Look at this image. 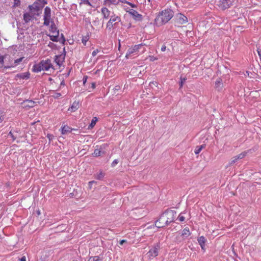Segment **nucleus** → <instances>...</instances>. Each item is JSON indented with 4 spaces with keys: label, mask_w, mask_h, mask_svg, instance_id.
Here are the masks:
<instances>
[{
    "label": "nucleus",
    "mask_w": 261,
    "mask_h": 261,
    "mask_svg": "<svg viewBox=\"0 0 261 261\" xmlns=\"http://www.w3.org/2000/svg\"><path fill=\"white\" fill-rule=\"evenodd\" d=\"M176 212L172 210H167L161 214L159 219L155 222V226L162 228L174 222Z\"/></svg>",
    "instance_id": "obj_1"
},
{
    "label": "nucleus",
    "mask_w": 261,
    "mask_h": 261,
    "mask_svg": "<svg viewBox=\"0 0 261 261\" xmlns=\"http://www.w3.org/2000/svg\"><path fill=\"white\" fill-rule=\"evenodd\" d=\"M173 16V12L171 9H166L156 16L155 19V22L156 24L161 25L167 23Z\"/></svg>",
    "instance_id": "obj_2"
},
{
    "label": "nucleus",
    "mask_w": 261,
    "mask_h": 261,
    "mask_svg": "<svg viewBox=\"0 0 261 261\" xmlns=\"http://www.w3.org/2000/svg\"><path fill=\"white\" fill-rule=\"evenodd\" d=\"M110 18L107 23L106 28L109 31H111L118 27L119 22L121 21V19L120 16L117 15L114 12H112V16Z\"/></svg>",
    "instance_id": "obj_3"
},
{
    "label": "nucleus",
    "mask_w": 261,
    "mask_h": 261,
    "mask_svg": "<svg viewBox=\"0 0 261 261\" xmlns=\"http://www.w3.org/2000/svg\"><path fill=\"white\" fill-rule=\"evenodd\" d=\"M43 8V6L39 5L38 2H34L32 5H30L28 6L29 12L31 14H34L37 16L40 15L39 12H40Z\"/></svg>",
    "instance_id": "obj_4"
},
{
    "label": "nucleus",
    "mask_w": 261,
    "mask_h": 261,
    "mask_svg": "<svg viewBox=\"0 0 261 261\" xmlns=\"http://www.w3.org/2000/svg\"><path fill=\"white\" fill-rule=\"evenodd\" d=\"M51 9L49 7H46L44 10L43 13V25L45 26H48L49 23L53 21L51 19Z\"/></svg>",
    "instance_id": "obj_5"
},
{
    "label": "nucleus",
    "mask_w": 261,
    "mask_h": 261,
    "mask_svg": "<svg viewBox=\"0 0 261 261\" xmlns=\"http://www.w3.org/2000/svg\"><path fill=\"white\" fill-rule=\"evenodd\" d=\"M160 249V243H156L149 250L147 255L149 259H152L157 256L159 254V251Z\"/></svg>",
    "instance_id": "obj_6"
},
{
    "label": "nucleus",
    "mask_w": 261,
    "mask_h": 261,
    "mask_svg": "<svg viewBox=\"0 0 261 261\" xmlns=\"http://www.w3.org/2000/svg\"><path fill=\"white\" fill-rule=\"evenodd\" d=\"M234 0H220L217 4L219 9L225 10L229 8L233 3Z\"/></svg>",
    "instance_id": "obj_7"
},
{
    "label": "nucleus",
    "mask_w": 261,
    "mask_h": 261,
    "mask_svg": "<svg viewBox=\"0 0 261 261\" xmlns=\"http://www.w3.org/2000/svg\"><path fill=\"white\" fill-rule=\"evenodd\" d=\"M40 63L41 64L42 70L47 71L50 68H52L53 69L51 61L49 59H47L45 61L42 60Z\"/></svg>",
    "instance_id": "obj_8"
},
{
    "label": "nucleus",
    "mask_w": 261,
    "mask_h": 261,
    "mask_svg": "<svg viewBox=\"0 0 261 261\" xmlns=\"http://www.w3.org/2000/svg\"><path fill=\"white\" fill-rule=\"evenodd\" d=\"M142 46L143 45L142 44H140L138 45H136L133 47L129 48L126 53L125 57L128 59L131 56V55L138 52L140 47Z\"/></svg>",
    "instance_id": "obj_9"
},
{
    "label": "nucleus",
    "mask_w": 261,
    "mask_h": 261,
    "mask_svg": "<svg viewBox=\"0 0 261 261\" xmlns=\"http://www.w3.org/2000/svg\"><path fill=\"white\" fill-rule=\"evenodd\" d=\"M127 12L131 15L136 20L141 21L142 20V15L139 14L137 11L134 9H130L129 11H127Z\"/></svg>",
    "instance_id": "obj_10"
},
{
    "label": "nucleus",
    "mask_w": 261,
    "mask_h": 261,
    "mask_svg": "<svg viewBox=\"0 0 261 261\" xmlns=\"http://www.w3.org/2000/svg\"><path fill=\"white\" fill-rule=\"evenodd\" d=\"M64 54H61L59 55H56L55 56V61L57 64L59 66H61L63 62L64 61L65 57V49L64 48Z\"/></svg>",
    "instance_id": "obj_11"
},
{
    "label": "nucleus",
    "mask_w": 261,
    "mask_h": 261,
    "mask_svg": "<svg viewBox=\"0 0 261 261\" xmlns=\"http://www.w3.org/2000/svg\"><path fill=\"white\" fill-rule=\"evenodd\" d=\"M176 19L179 24H184L187 22H188V18L184 15L179 13L176 15Z\"/></svg>",
    "instance_id": "obj_12"
},
{
    "label": "nucleus",
    "mask_w": 261,
    "mask_h": 261,
    "mask_svg": "<svg viewBox=\"0 0 261 261\" xmlns=\"http://www.w3.org/2000/svg\"><path fill=\"white\" fill-rule=\"evenodd\" d=\"M101 11L104 19H108L112 16V12L106 7L102 8Z\"/></svg>",
    "instance_id": "obj_13"
},
{
    "label": "nucleus",
    "mask_w": 261,
    "mask_h": 261,
    "mask_svg": "<svg viewBox=\"0 0 261 261\" xmlns=\"http://www.w3.org/2000/svg\"><path fill=\"white\" fill-rule=\"evenodd\" d=\"M35 14H31L29 12H25L23 14V20L25 23H28L30 22L34 17Z\"/></svg>",
    "instance_id": "obj_14"
},
{
    "label": "nucleus",
    "mask_w": 261,
    "mask_h": 261,
    "mask_svg": "<svg viewBox=\"0 0 261 261\" xmlns=\"http://www.w3.org/2000/svg\"><path fill=\"white\" fill-rule=\"evenodd\" d=\"M72 130L79 131L77 129L72 128L71 127L68 125H64L63 127H62V134L63 135L66 134L67 133H70Z\"/></svg>",
    "instance_id": "obj_15"
},
{
    "label": "nucleus",
    "mask_w": 261,
    "mask_h": 261,
    "mask_svg": "<svg viewBox=\"0 0 261 261\" xmlns=\"http://www.w3.org/2000/svg\"><path fill=\"white\" fill-rule=\"evenodd\" d=\"M199 244L200 245L201 248L202 250H204L205 243L206 242V239L203 236L199 237L197 239Z\"/></svg>",
    "instance_id": "obj_16"
},
{
    "label": "nucleus",
    "mask_w": 261,
    "mask_h": 261,
    "mask_svg": "<svg viewBox=\"0 0 261 261\" xmlns=\"http://www.w3.org/2000/svg\"><path fill=\"white\" fill-rule=\"evenodd\" d=\"M102 146H100L99 149H95L94 152L92 153L93 156L98 157L100 156L101 154H105V152L104 151H102Z\"/></svg>",
    "instance_id": "obj_17"
},
{
    "label": "nucleus",
    "mask_w": 261,
    "mask_h": 261,
    "mask_svg": "<svg viewBox=\"0 0 261 261\" xmlns=\"http://www.w3.org/2000/svg\"><path fill=\"white\" fill-rule=\"evenodd\" d=\"M79 108V102L78 101H74L71 107L68 109V111L71 112H75Z\"/></svg>",
    "instance_id": "obj_18"
},
{
    "label": "nucleus",
    "mask_w": 261,
    "mask_h": 261,
    "mask_svg": "<svg viewBox=\"0 0 261 261\" xmlns=\"http://www.w3.org/2000/svg\"><path fill=\"white\" fill-rule=\"evenodd\" d=\"M5 56H2L0 55V68L4 67V69H9L11 67V66H10L9 65H4V59L6 57Z\"/></svg>",
    "instance_id": "obj_19"
},
{
    "label": "nucleus",
    "mask_w": 261,
    "mask_h": 261,
    "mask_svg": "<svg viewBox=\"0 0 261 261\" xmlns=\"http://www.w3.org/2000/svg\"><path fill=\"white\" fill-rule=\"evenodd\" d=\"M30 73L29 72L24 73H18L16 75V77L21 79H28L30 78Z\"/></svg>",
    "instance_id": "obj_20"
},
{
    "label": "nucleus",
    "mask_w": 261,
    "mask_h": 261,
    "mask_svg": "<svg viewBox=\"0 0 261 261\" xmlns=\"http://www.w3.org/2000/svg\"><path fill=\"white\" fill-rule=\"evenodd\" d=\"M50 23H51V24H50L49 30V31L53 33H56V34H57V32H59L54 21H51Z\"/></svg>",
    "instance_id": "obj_21"
},
{
    "label": "nucleus",
    "mask_w": 261,
    "mask_h": 261,
    "mask_svg": "<svg viewBox=\"0 0 261 261\" xmlns=\"http://www.w3.org/2000/svg\"><path fill=\"white\" fill-rule=\"evenodd\" d=\"M32 70L34 72H38L42 70L40 63L38 64H35L33 67Z\"/></svg>",
    "instance_id": "obj_22"
},
{
    "label": "nucleus",
    "mask_w": 261,
    "mask_h": 261,
    "mask_svg": "<svg viewBox=\"0 0 261 261\" xmlns=\"http://www.w3.org/2000/svg\"><path fill=\"white\" fill-rule=\"evenodd\" d=\"M105 175V173H103L102 171H99L98 173L94 174L95 178L98 180H102Z\"/></svg>",
    "instance_id": "obj_23"
},
{
    "label": "nucleus",
    "mask_w": 261,
    "mask_h": 261,
    "mask_svg": "<svg viewBox=\"0 0 261 261\" xmlns=\"http://www.w3.org/2000/svg\"><path fill=\"white\" fill-rule=\"evenodd\" d=\"M48 36L49 37L50 39L54 42H58L59 41V32H57V34H56V35H48Z\"/></svg>",
    "instance_id": "obj_24"
},
{
    "label": "nucleus",
    "mask_w": 261,
    "mask_h": 261,
    "mask_svg": "<svg viewBox=\"0 0 261 261\" xmlns=\"http://www.w3.org/2000/svg\"><path fill=\"white\" fill-rule=\"evenodd\" d=\"M191 234L189 228L188 227L185 228L182 231V236L184 237H189Z\"/></svg>",
    "instance_id": "obj_25"
},
{
    "label": "nucleus",
    "mask_w": 261,
    "mask_h": 261,
    "mask_svg": "<svg viewBox=\"0 0 261 261\" xmlns=\"http://www.w3.org/2000/svg\"><path fill=\"white\" fill-rule=\"evenodd\" d=\"M222 85V80L221 79H218L215 82V86L217 88H219L221 87V86Z\"/></svg>",
    "instance_id": "obj_26"
},
{
    "label": "nucleus",
    "mask_w": 261,
    "mask_h": 261,
    "mask_svg": "<svg viewBox=\"0 0 261 261\" xmlns=\"http://www.w3.org/2000/svg\"><path fill=\"white\" fill-rule=\"evenodd\" d=\"M105 2L108 5H110L111 4L117 5L118 4L116 0H105Z\"/></svg>",
    "instance_id": "obj_27"
},
{
    "label": "nucleus",
    "mask_w": 261,
    "mask_h": 261,
    "mask_svg": "<svg viewBox=\"0 0 261 261\" xmlns=\"http://www.w3.org/2000/svg\"><path fill=\"white\" fill-rule=\"evenodd\" d=\"M100 260H101V259H100V258L98 256H95L90 257L88 261H100Z\"/></svg>",
    "instance_id": "obj_28"
},
{
    "label": "nucleus",
    "mask_w": 261,
    "mask_h": 261,
    "mask_svg": "<svg viewBox=\"0 0 261 261\" xmlns=\"http://www.w3.org/2000/svg\"><path fill=\"white\" fill-rule=\"evenodd\" d=\"M89 39V36H83L82 39V42L83 43L84 45H86L87 42L88 41Z\"/></svg>",
    "instance_id": "obj_29"
},
{
    "label": "nucleus",
    "mask_w": 261,
    "mask_h": 261,
    "mask_svg": "<svg viewBox=\"0 0 261 261\" xmlns=\"http://www.w3.org/2000/svg\"><path fill=\"white\" fill-rule=\"evenodd\" d=\"M23 59V57H21V58H18L17 59H16L14 61V65H11L10 66H11V67L16 66L17 64H18L20 62H21L22 61Z\"/></svg>",
    "instance_id": "obj_30"
},
{
    "label": "nucleus",
    "mask_w": 261,
    "mask_h": 261,
    "mask_svg": "<svg viewBox=\"0 0 261 261\" xmlns=\"http://www.w3.org/2000/svg\"><path fill=\"white\" fill-rule=\"evenodd\" d=\"M180 81L179 82V88H181L182 87L184 83L187 80V78L180 77Z\"/></svg>",
    "instance_id": "obj_31"
},
{
    "label": "nucleus",
    "mask_w": 261,
    "mask_h": 261,
    "mask_svg": "<svg viewBox=\"0 0 261 261\" xmlns=\"http://www.w3.org/2000/svg\"><path fill=\"white\" fill-rule=\"evenodd\" d=\"M97 121V118L96 117H93L91 121V122L90 124V126L91 127H93L95 125Z\"/></svg>",
    "instance_id": "obj_32"
},
{
    "label": "nucleus",
    "mask_w": 261,
    "mask_h": 261,
    "mask_svg": "<svg viewBox=\"0 0 261 261\" xmlns=\"http://www.w3.org/2000/svg\"><path fill=\"white\" fill-rule=\"evenodd\" d=\"M36 2H38L39 3L40 5L43 6V8L44 5L47 4V2L46 0H37Z\"/></svg>",
    "instance_id": "obj_33"
},
{
    "label": "nucleus",
    "mask_w": 261,
    "mask_h": 261,
    "mask_svg": "<svg viewBox=\"0 0 261 261\" xmlns=\"http://www.w3.org/2000/svg\"><path fill=\"white\" fill-rule=\"evenodd\" d=\"M246 154V152H242V153L236 155V156L238 160L242 159L245 156Z\"/></svg>",
    "instance_id": "obj_34"
},
{
    "label": "nucleus",
    "mask_w": 261,
    "mask_h": 261,
    "mask_svg": "<svg viewBox=\"0 0 261 261\" xmlns=\"http://www.w3.org/2000/svg\"><path fill=\"white\" fill-rule=\"evenodd\" d=\"M238 160V159H237V156H235L234 157H233L231 159V162L229 163V165H231L233 164H234Z\"/></svg>",
    "instance_id": "obj_35"
},
{
    "label": "nucleus",
    "mask_w": 261,
    "mask_h": 261,
    "mask_svg": "<svg viewBox=\"0 0 261 261\" xmlns=\"http://www.w3.org/2000/svg\"><path fill=\"white\" fill-rule=\"evenodd\" d=\"M14 134L15 135H16V136H18V138L21 137L20 130L14 129Z\"/></svg>",
    "instance_id": "obj_36"
},
{
    "label": "nucleus",
    "mask_w": 261,
    "mask_h": 261,
    "mask_svg": "<svg viewBox=\"0 0 261 261\" xmlns=\"http://www.w3.org/2000/svg\"><path fill=\"white\" fill-rule=\"evenodd\" d=\"M61 96V94L60 93H55V94L52 95V96L56 99L59 98Z\"/></svg>",
    "instance_id": "obj_37"
},
{
    "label": "nucleus",
    "mask_w": 261,
    "mask_h": 261,
    "mask_svg": "<svg viewBox=\"0 0 261 261\" xmlns=\"http://www.w3.org/2000/svg\"><path fill=\"white\" fill-rule=\"evenodd\" d=\"M178 220L181 221V222H182L184 221L185 220V217H184L183 216H182V213H180L178 217Z\"/></svg>",
    "instance_id": "obj_38"
},
{
    "label": "nucleus",
    "mask_w": 261,
    "mask_h": 261,
    "mask_svg": "<svg viewBox=\"0 0 261 261\" xmlns=\"http://www.w3.org/2000/svg\"><path fill=\"white\" fill-rule=\"evenodd\" d=\"M118 163V160L117 159H115L113 161V162L111 164V167H114Z\"/></svg>",
    "instance_id": "obj_39"
},
{
    "label": "nucleus",
    "mask_w": 261,
    "mask_h": 261,
    "mask_svg": "<svg viewBox=\"0 0 261 261\" xmlns=\"http://www.w3.org/2000/svg\"><path fill=\"white\" fill-rule=\"evenodd\" d=\"M201 149L198 146H196L194 152L196 154H199L201 151Z\"/></svg>",
    "instance_id": "obj_40"
},
{
    "label": "nucleus",
    "mask_w": 261,
    "mask_h": 261,
    "mask_svg": "<svg viewBox=\"0 0 261 261\" xmlns=\"http://www.w3.org/2000/svg\"><path fill=\"white\" fill-rule=\"evenodd\" d=\"M14 5H13V7H16V6H18L19 5H20V0H14Z\"/></svg>",
    "instance_id": "obj_41"
},
{
    "label": "nucleus",
    "mask_w": 261,
    "mask_h": 261,
    "mask_svg": "<svg viewBox=\"0 0 261 261\" xmlns=\"http://www.w3.org/2000/svg\"><path fill=\"white\" fill-rule=\"evenodd\" d=\"M61 43L63 44H64L65 41H66V40H65V38L64 37V36L63 34H61Z\"/></svg>",
    "instance_id": "obj_42"
},
{
    "label": "nucleus",
    "mask_w": 261,
    "mask_h": 261,
    "mask_svg": "<svg viewBox=\"0 0 261 261\" xmlns=\"http://www.w3.org/2000/svg\"><path fill=\"white\" fill-rule=\"evenodd\" d=\"M99 52V50L98 49L94 50V51H93V52L92 53V56L93 57L97 55V54Z\"/></svg>",
    "instance_id": "obj_43"
},
{
    "label": "nucleus",
    "mask_w": 261,
    "mask_h": 261,
    "mask_svg": "<svg viewBox=\"0 0 261 261\" xmlns=\"http://www.w3.org/2000/svg\"><path fill=\"white\" fill-rule=\"evenodd\" d=\"M127 4H128L130 6H131L132 8H136L137 6L134 4H132L130 2H127Z\"/></svg>",
    "instance_id": "obj_44"
},
{
    "label": "nucleus",
    "mask_w": 261,
    "mask_h": 261,
    "mask_svg": "<svg viewBox=\"0 0 261 261\" xmlns=\"http://www.w3.org/2000/svg\"><path fill=\"white\" fill-rule=\"evenodd\" d=\"M94 183H95V181H94V180H92V181H90L88 183V185H89V188L91 189V187L92 186V184H94Z\"/></svg>",
    "instance_id": "obj_45"
},
{
    "label": "nucleus",
    "mask_w": 261,
    "mask_h": 261,
    "mask_svg": "<svg viewBox=\"0 0 261 261\" xmlns=\"http://www.w3.org/2000/svg\"><path fill=\"white\" fill-rule=\"evenodd\" d=\"M11 137L12 138L13 141H14L17 138H18V136H16V135H14V134H13V135L12 136H11Z\"/></svg>",
    "instance_id": "obj_46"
},
{
    "label": "nucleus",
    "mask_w": 261,
    "mask_h": 261,
    "mask_svg": "<svg viewBox=\"0 0 261 261\" xmlns=\"http://www.w3.org/2000/svg\"><path fill=\"white\" fill-rule=\"evenodd\" d=\"M166 46L165 45H163L162 47H161V50L162 51H165L166 50Z\"/></svg>",
    "instance_id": "obj_47"
},
{
    "label": "nucleus",
    "mask_w": 261,
    "mask_h": 261,
    "mask_svg": "<svg viewBox=\"0 0 261 261\" xmlns=\"http://www.w3.org/2000/svg\"><path fill=\"white\" fill-rule=\"evenodd\" d=\"M98 22H99V19H98V18H96L95 19V20H94V21H93V23L94 25H96V24H97V23H98Z\"/></svg>",
    "instance_id": "obj_48"
},
{
    "label": "nucleus",
    "mask_w": 261,
    "mask_h": 261,
    "mask_svg": "<svg viewBox=\"0 0 261 261\" xmlns=\"http://www.w3.org/2000/svg\"><path fill=\"white\" fill-rule=\"evenodd\" d=\"M127 241L126 240H122L120 241L119 244L121 245H122L124 243H126Z\"/></svg>",
    "instance_id": "obj_49"
},
{
    "label": "nucleus",
    "mask_w": 261,
    "mask_h": 261,
    "mask_svg": "<svg viewBox=\"0 0 261 261\" xmlns=\"http://www.w3.org/2000/svg\"><path fill=\"white\" fill-rule=\"evenodd\" d=\"M84 4H87V5H88L89 6H91V5L90 3V2L89 1V0H85L84 1Z\"/></svg>",
    "instance_id": "obj_50"
},
{
    "label": "nucleus",
    "mask_w": 261,
    "mask_h": 261,
    "mask_svg": "<svg viewBox=\"0 0 261 261\" xmlns=\"http://www.w3.org/2000/svg\"><path fill=\"white\" fill-rule=\"evenodd\" d=\"M257 51L258 55L259 57L260 60H261V50L257 49Z\"/></svg>",
    "instance_id": "obj_51"
},
{
    "label": "nucleus",
    "mask_w": 261,
    "mask_h": 261,
    "mask_svg": "<svg viewBox=\"0 0 261 261\" xmlns=\"http://www.w3.org/2000/svg\"><path fill=\"white\" fill-rule=\"evenodd\" d=\"M14 134V130L12 131V130H11L8 134V136H11L13 135Z\"/></svg>",
    "instance_id": "obj_52"
},
{
    "label": "nucleus",
    "mask_w": 261,
    "mask_h": 261,
    "mask_svg": "<svg viewBox=\"0 0 261 261\" xmlns=\"http://www.w3.org/2000/svg\"><path fill=\"white\" fill-rule=\"evenodd\" d=\"M120 2L124 4H127V1L126 0H118Z\"/></svg>",
    "instance_id": "obj_53"
},
{
    "label": "nucleus",
    "mask_w": 261,
    "mask_h": 261,
    "mask_svg": "<svg viewBox=\"0 0 261 261\" xmlns=\"http://www.w3.org/2000/svg\"><path fill=\"white\" fill-rule=\"evenodd\" d=\"M29 102L30 103V107H33V105L34 104V102L32 100H30Z\"/></svg>",
    "instance_id": "obj_54"
},
{
    "label": "nucleus",
    "mask_w": 261,
    "mask_h": 261,
    "mask_svg": "<svg viewBox=\"0 0 261 261\" xmlns=\"http://www.w3.org/2000/svg\"><path fill=\"white\" fill-rule=\"evenodd\" d=\"M198 146L202 150L203 148H205V144H203V145H201Z\"/></svg>",
    "instance_id": "obj_55"
},
{
    "label": "nucleus",
    "mask_w": 261,
    "mask_h": 261,
    "mask_svg": "<svg viewBox=\"0 0 261 261\" xmlns=\"http://www.w3.org/2000/svg\"><path fill=\"white\" fill-rule=\"evenodd\" d=\"M20 261H26L25 257V256H23V257H22L20 259Z\"/></svg>",
    "instance_id": "obj_56"
},
{
    "label": "nucleus",
    "mask_w": 261,
    "mask_h": 261,
    "mask_svg": "<svg viewBox=\"0 0 261 261\" xmlns=\"http://www.w3.org/2000/svg\"><path fill=\"white\" fill-rule=\"evenodd\" d=\"M115 90H119L120 89V86L117 85V86H116L114 88Z\"/></svg>",
    "instance_id": "obj_57"
},
{
    "label": "nucleus",
    "mask_w": 261,
    "mask_h": 261,
    "mask_svg": "<svg viewBox=\"0 0 261 261\" xmlns=\"http://www.w3.org/2000/svg\"><path fill=\"white\" fill-rule=\"evenodd\" d=\"M87 76H84L83 78V83L85 84L86 82Z\"/></svg>",
    "instance_id": "obj_58"
},
{
    "label": "nucleus",
    "mask_w": 261,
    "mask_h": 261,
    "mask_svg": "<svg viewBox=\"0 0 261 261\" xmlns=\"http://www.w3.org/2000/svg\"><path fill=\"white\" fill-rule=\"evenodd\" d=\"M91 87L93 89H94L95 88V83H92V84H91Z\"/></svg>",
    "instance_id": "obj_59"
},
{
    "label": "nucleus",
    "mask_w": 261,
    "mask_h": 261,
    "mask_svg": "<svg viewBox=\"0 0 261 261\" xmlns=\"http://www.w3.org/2000/svg\"><path fill=\"white\" fill-rule=\"evenodd\" d=\"M54 45V44H53L52 42H50L49 43L48 46H49V47H51V46H52V45Z\"/></svg>",
    "instance_id": "obj_60"
},
{
    "label": "nucleus",
    "mask_w": 261,
    "mask_h": 261,
    "mask_svg": "<svg viewBox=\"0 0 261 261\" xmlns=\"http://www.w3.org/2000/svg\"><path fill=\"white\" fill-rule=\"evenodd\" d=\"M61 86H62V85H65V83H64V81H63L61 83V84H60Z\"/></svg>",
    "instance_id": "obj_61"
},
{
    "label": "nucleus",
    "mask_w": 261,
    "mask_h": 261,
    "mask_svg": "<svg viewBox=\"0 0 261 261\" xmlns=\"http://www.w3.org/2000/svg\"><path fill=\"white\" fill-rule=\"evenodd\" d=\"M3 118H2V116L0 117V123L2 122L3 121Z\"/></svg>",
    "instance_id": "obj_62"
},
{
    "label": "nucleus",
    "mask_w": 261,
    "mask_h": 261,
    "mask_svg": "<svg viewBox=\"0 0 261 261\" xmlns=\"http://www.w3.org/2000/svg\"><path fill=\"white\" fill-rule=\"evenodd\" d=\"M37 214H38V215H39V214H40V212H37Z\"/></svg>",
    "instance_id": "obj_63"
},
{
    "label": "nucleus",
    "mask_w": 261,
    "mask_h": 261,
    "mask_svg": "<svg viewBox=\"0 0 261 261\" xmlns=\"http://www.w3.org/2000/svg\"><path fill=\"white\" fill-rule=\"evenodd\" d=\"M49 81H51V78H49Z\"/></svg>",
    "instance_id": "obj_64"
}]
</instances>
